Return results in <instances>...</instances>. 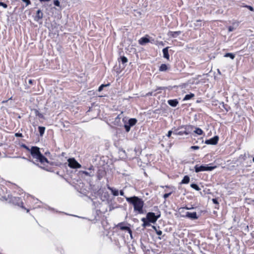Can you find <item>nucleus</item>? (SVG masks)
Masks as SVG:
<instances>
[{
	"instance_id": "nucleus-39",
	"label": "nucleus",
	"mask_w": 254,
	"mask_h": 254,
	"mask_svg": "<svg viewBox=\"0 0 254 254\" xmlns=\"http://www.w3.org/2000/svg\"><path fill=\"white\" fill-rule=\"evenodd\" d=\"M234 30V28L232 26H229L228 28V30L229 32H232Z\"/></svg>"
},
{
	"instance_id": "nucleus-11",
	"label": "nucleus",
	"mask_w": 254,
	"mask_h": 254,
	"mask_svg": "<svg viewBox=\"0 0 254 254\" xmlns=\"http://www.w3.org/2000/svg\"><path fill=\"white\" fill-rule=\"evenodd\" d=\"M27 198V203L30 202L31 203V206L30 207H32L33 208H36V206H34V205L38 203L39 200L37 198H34L32 196H28Z\"/></svg>"
},
{
	"instance_id": "nucleus-22",
	"label": "nucleus",
	"mask_w": 254,
	"mask_h": 254,
	"mask_svg": "<svg viewBox=\"0 0 254 254\" xmlns=\"http://www.w3.org/2000/svg\"><path fill=\"white\" fill-rule=\"evenodd\" d=\"M194 96V94H193V93H190V94H187V95H186L185 96V97H184V98L183 100H184V101H186V100H190V99L191 98H192V97H193Z\"/></svg>"
},
{
	"instance_id": "nucleus-31",
	"label": "nucleus",
	"mask_w": 254,
	"mask_h": 254,
	"mask_svg": "<svg viewBox=\"0 0 254 254\" xmlns=\"http://www.w3.org/2000/svg\"><path fill=\"white\" fill-rule=\"evenodd\" d=\"M54 4L57 6H60V2L58 0H54Z\"/></svg>"
},
{
	"instance_id": "nucleus-34",
	"label": "nucleus",
	"mask_w": 254,
	"mask_h": 254,
	"mask_svg": "<svg viewBox=\"0 0 254 254\" xmlns=\"http://www.w3.org/2000/svg\"><path fill=\"white\" fill-rule=\"evenodd\" d=\"M22 147L28 150L30 152V148H29L28 146H27L25 144H22Z\"/></svg>"
},
{
	"instance_id": "nucleus-51",
	"label": "nucleus",
	"mask_w": 254,
	"mask_h": 254,
	"mask_svg": "<svg viewBox=\"0 0 254 254\" xmlns=\"http://www.w3.org/2000/svg\"><path fill=\"white\" fill-rule=\"evenodd\" d=\"M253 162H254V158H253Z\"/></svg>"
},
{
	"instance_id": "nucleus-44",
	"label": "nucleus",
	"mask_w": 254,
	"mask_h": 254,
	"mask_svg": "<svg viewBox=\"0 0 254 254\" xmlns=\"http://www.w3.org/2000/svg\"><path fill=\"white\" fill-rule=\"evenodd\" d=\"M40 168H41L43 169L48 170V169L46 167V166H40Z\"/></svg>"
},
{
	"instance_id": "nucleus-6",
	"label": "nucleus",
	"mask_w": 254,
	"mask_h": 254,
	"mask_svg": "<svg viewBox=\"0 0 254 254\" xmlns=\"http://www.w3.org/2000/svg\"><path fill=\"white\" fill-rule=\"evenodd\" d=\"M160 217V214L155 215L153 212H148L146 214V219L148 222L154 223L157 219Z\"/></svg>"
},
{
	"instance_id": "nucleus-49",
	"label": "nucleus",
	"mask_w": 254,
	"mask_h": 254,
	"mask_svg": "<svg viewBox=\"0 0 254 254\" xmlns=\"http://www.w3.org/2000/svg\"><path fill=\"white\" fill-rule=\"evenodd\" d=\"M7 102V101H3L2 102V103H6Z\"/></svg>"
},
{
	"instance_id": "nucleus-18",
	"label": "nucleus",
	"mask_w": 254,
	"mask_h": 254,
	"mask_svg": "<svg viewBox=\"0 0 254 254\" xmlns=\"http://www.w3.org/2000/svg\"><path fill=\"white\" fill-rule=\"evenodd\" d=\"M107 188H108V190H109L111 191V192L113 195L118 196L119 195V191L118 190H117L114 188H112L110 186H108Z\"/></svg>"
},
{
	"instance_id": "nucleus-40",
	"label": "nucleus",
	"mask_w": 254,
	"mask_h": 254,
	"mask_svg": "<svg viewBox=\"0 0 254 254\" xmlns=\"http://www.w3.org/2000/svg\"><path fill=\"white\" fill-rule=\"evenodd\" d=\"M172 133V130H169V131H168V132L167 135V136H168V137H170L171 136V135Z\"/></svg>"
},
{
	"instance_id": "nucleus-12",
	"label": "nucleus",
	"mask_w": 254,
	"mask_h": 254,
	"mask_svg": "<svg viewBox=\"0 0 254 254\" xmlns=\"http://www.w3.org/2000/svg\"><path fill=\"white\" fill-rule=\"evenodd\" d=\"M218 141V137L215 136L208 140H206L205 143L208 144L215 145L216 144Z\"/></svg>"
},
{
	"instance_id": "nucleus-5",
	"label": "nucleus",
	"mask_w": 254,
	"mask_h": 254,
	"mask_svg": "<svg viewBox=\"0 0 254 254\" xmlns=\"http://www.w3.org/2000/svg\"><path fill=\"white\" fill-rule=\"evenodd\" d=\"M125 123L124 127L127 132H128L130 129V127L135 125L137 122V120L134 118L130 119L127 122H126L125 119H123Z\"/></svg>"
},
{
	"instance_id": "nucleus-38",
	"label": "nucleus",
	"mask_w": 254,
	"mask_h": 254,
	"mask_svg": "<svg viewBox=\"0 0 254 254\" xmlns=\"http://www.w3.org/2000/svg\"><path fill=\"white\" fill-rule=\"evenodd\" d=\"M246 7L248 8L251 11H254V8L250 5H246Z\"/></svg>"
},
{
	"instance_id": "nucleus-47",
	"label": "nucleus",
	"mask_w": 254,
	"mask_h": 254,
	"mask_svg": "<svg viewBox=\"0 0 254 254\" xmlns=\"http://www.w3.org/2000/svg\"><path fill=\"white\" fill-rule=\"evenodd\" d=\"M16 136H21V134L16 133Z\"/></svg>"
},
{
	"instance_id": "nucleus-45",
	"label": "nucleus",
	"mask_w": 254,
	"mask_h": 254,
	"mask_svg": "<svg viewBox=\"0 0 254 254\" xmlns=\"http://www.w3.org/2000/svg\"><path fill=\"white\" fill-rule=\"evenodd\" d=\"M40 2H48L50 1L51 0H39Z\"/></svg>"
},
{
	"instance_id": "nucleus-2",
	"label": "nucleus",
	"mask_w": 254,
	"mask_h": 254,
	"mask_svg": "<svg viewBox=\"0 0 254 254\" xmlns=\"http://www.w3.org/2000/svg\"><path fill=\"white\" fill-rule=\"evenodd\" d=\"M30 154L36 161L39 162L42 165H45L48 163V159L43 155L40 151V148L37 146H32L30 148Z\"/></svg>"
},
{
	"instance_id": "nucleus-30",
	"label": "nucleus",
	"mask_w": 254,
	"mask_h": 254,
	"mask_svg": "<svg viewBox=\"0 0 254 254\" xmlns=\"http://www.w3.org/2000/svg\"><path fill=\"white\" fill-rule=\"evenodd\" d=\"M121 61L123 64H125L127 62V59L126 57H121Z\"/></svg>"
},
{
	"instance_id": "nucleus-3",
	"label": "nucleus",
	"mask_w": 254,
	"mask_h": 254,
	"mask_svg": "<svg viewBox=\"0 0 254 254\" xmlns=\"http://www.w3.org/2000/svg\"><path fill=\"white\" fill-rule=\"evenodd\" d=\"M216 168V166H208V165H196L194 166V170L196 173L204 171H211Z\"/></svg>"
},
{
	"instance_id": "nucleus-29",
	"label": "nucleus",
	"mask_w": 254,
	"mask_h": 254,
	"mask_svg": "<svg viewBox=\"0 0 254 254\" xmlns=\"http://www.w3.org/2000/svg\"><path fill=\"white\" fill-rule=\"evenodd\" d=\"M152 228L156 231V233L158 235L160 236L162 235V232L161 230H157L155 226H153Z\"/></svg>"
},
{
	"instance_id": "nucleus-50",
	"label": "nucleus",
	"mask_w": 254,
	"mask_h": 254,
	"mask_svg": "<svg viewBox=\"0 0 254 254\" xmlns=\"http://www.w3.org/2000/svg\"><path fill=\"white\" fill-rule=\"evenodd\" d=\"M201 22V21H200V20H197V21H196V22H197V23H199V22Z\"/></svg>"
},
{
	"instance_id": "nucleus-4",
	"label": "nucleus",
	"mask_w": 254,
	"mask_h": 254,
	"mask_svg": "<svg viewBox=\"0 0 254 254\" xmlns=\"http://www.w3.org/2000/svg\"><path fill=\"white\" fill-rule=\"evenodd\" d=\"M10 200L15 205H17L22 208V209H25L27 212H29V209L26 208L24 205L23 203L21 201L20 198L17 197H14L12 196H8Z\"/></svg>"
},
{
	"instance_id": "nucleus-48",
	"label": "nucleus",
	"mask_w": 254,
	"mask_h": 254,
	"mask_svg": "<svg viewBox=\"0 0 254 254\" xmlns=\"http://www.w3.org/2000/svg\"><path fill=\"white\" fill-rule=\"evenodd\" d=\"M23 159H26V160H27L28 161H30V162H31V161H30L29 159H26L25 157H23Z\"/></svg>"
},
{
	"instance_id": "nucleus-25",
	"label": "nucleus",
	"mask_w": 254,
	"mask_h": 254,
	"mask_svg": "<svg viewBox=\"0 0 254 254\" xmlns=\"http://www.w3.org/2000/svg\"><path fill=\"white\" fill-rule=\"evenodd\" d=\"M194 132L198 135H201L203 133L202 130L201 128L198 127L195 128Z\"/></svg>"
},
{
	"instance_id": "nucleus-28",
	"label": "nucleus",
	"mask_w": 254,
	"mask_h": 254,
	"mask_svg": "<svg viewBox=\"0 0 254 254\" xmlns=\"http://www.w3.org/2000/svg\"><path fill=\"white\" fill-rule=\"evenodd\" d=\"M224 57H229L231 59H234V58H235V55L232 54V53H226L225 55H224Z\"/></svg>"
},
{
	"instance_id": "nucleus-16",
	"label": "nucleus",
	"mask_w": 254,
	"mask_h": 254,
	"mask_svg": "<svg viewBox=\"0 0 254 254\" xmlns=\"http://www.w3.org/2000/svg\"><path fill=\"white\" fill-rule=\"evenodd\" d=\"M181 31H169L168 33V36H169V37L176 38L181 34Z\"/></svg>"
},
{
	"instance_id": "nucleus-36",
	"label": "nucleus",
	"mask_w": 254,
	"mask_h": 254,
	"mask_svg": "<svg viewBox=\"0 0 254 254\" xmlns=\"http://www.w3.org/2000/svg\"><path fill=\"white\" fill-rule=\"evenodd\" d=\"M106 85L102 84L101 86H99L98 88V91L99 92L103 90V88L104 87L106 86Z\"/></svg>"
},
{
	"instance_id": "nucleus-10",
	"label": "nucleus",
	"mask_w": 254,
	"mask_h": 254,
	"mask_svg": "<svg viewBox=\"0 0 254 254\" xmlns=\"http://www.w3.org/2000/svg\"><path fill=\"white\" fill-rule=\"evenodd\" d=\"M117 227L119 228L120 229L122 230L127 231L129 233L130 236H132L131 231L130 229L128 227L126 226L124 223H120L118 224L117 225Z\"/></svg>"
},
{
	"instance_id": "nucleus-13",
	"label": "nucleus",
	"mask_w": 254,
	"mask_h": 254,
	"mask_svg": "<svg viewBox=\"0 0 254 254\" xmlns=\"http://www.w3.org/2000/svg\"><path fill=\"white\" fill-rule=\"evenodd\" d=\"M43 17V13L40 9L37 11L36 15L34 17V20L36 21H39L42 19Z\"/></svg>"
},
{
	"instance_id": "nucleus-20",
	"label": "nucleus",
	"mask_w": 254,
	"mask_h": 254,
	"mask_svg": "<svg viewBox=\"0 0 254 254\" xmlns=\"http://www.w3.org/2000/svg\"><path fill=\"white\" fill-rule=\"evenodd\" d=\"M149 42V40L146 37H142L139 40V43L140 45H143L144 44L147 43Z\"/></svg>"
},
{
	"instance_id": "nucleus-17",
	"label": "nucleus",
	"mask_w": 254,
	"mask_h": 254,
	"mask_svg": "<svg viewBox=\"0 0 254 254\" xmlns=\"http://www.w3.org/2000/svg\"><path fill=\"white\" fill-rule=\"evenodd\" d=\"M168 103L172 107H176L179 102L177 99L169 100L168 101Z\"/></svg>"
},
{
	"instance_id": "nucleus-42",
	"label": "nucleus",
	"mask_w": 254,
	"mask_h": 254,
	"mask_svg": "<svg viewBox=\"0 0 254 254\" xmlns=\"http://www.w3.org/2000/svg\"><path fill=\"white\" fill-rule=\"evenodd\" d=\"M120 194L122 196H124V192L123 190H121L120 191Z\"/></svg>"
},
{
	"instance_id": "nucleus-35",
	"label": "nucleus",
	"mask_w": 254,
	"mask_h": 254,
	"mask_svg": "<svg viewBox=\"0 0 254 254\" xmlns=\"http://www.w3.org/2000/svg\"><path fill=\"white\" fill-rule=\"evenodd\" d=\"M192 208H193V207H189L186 206V207H184L180 208L179 209V210H183L184 209H187V210H190V209H191Z\"/></svg>"
},
{
	"instance_id": "nucleus-32",
	"label": "nucleus",
	"mask_w": 254,
	"mask_h": 254,
	"mask_svg": "<svg viewBox=\"0 0 254 254\" xmlns=\"http://www.w3.org/2000/svg\"><path fill=\"white\" fill-rule=\"evenodd\" d=\"M23 2L26 3V6H28V5L30 4L31 1L30 0H22Z\"/></svg>"
},
{
	"instance_id": "nucleus-33",
	"label": "nucleus",
	"mask_w": 254,
	"mask_h": 254,
	"mask_svg": "<svg viewBox=\"0 0 254 254\" xmlns=\"http://www.w3.org/2000/svg\"><path fill=\"white\" fill-rule=\"evenodd\" d=\"M0 6H2L4 8H6L7 7V5L6 3H4L2 2H0Z\"/></svg>"
},
{
	"instance_id": "nucleus-27",
	"label": "nucleus",
	"mask_w": 254,
	"mask_h": 254,
	"mask_svg": "<svg viewBox=\"0 0 254 254\" xmlns=\"http://www.w3.org/2000/svg\"><path fill=\"white\" fill-rule=\"evenodd\" d=\"M190 187L198 191L200 190V188L195 184H191Z\"/></svg>"
},
{
	"instance_id": "nucleus-1",
	"label": "nucleus",
	"mask_w": 254,
	"mask_h": 254,
	"mask_svg": "<svg viewBox=\"0 0 254 254\" xmlns=\"http://www.w3.org/2000/svg\"><path fill=\"white\" fill-rule=\"evenodd\" d=\"M126 200L133 206L134 211L137 212L138 214L143 213V200L137 196H132L130 197H127Z\"/></svg>"
},
{
	"instance_id": "nucleus-8",
	"label": "nucleus",
	"mask_w": 254,
	"mask_h": 254,
	"mask_svg": "<svg viewBox=\"0 0 254 254\" xmlns=\"http://www.w3.org/2000/svg\"><path fill=\"white\" fill-rule=\"evenodd\" d=\"M193 127L191 126H185V130L184 131H179L178 129H175L173 131V133L176 135H182L184 134L186 135L189 134L190 133V129H191Z\"/></svg>"
},
{
	"instance_id": "nucleus-15",
	"label": "nucleus",
	"mask_w": 254,
	"mask_h": 254,
	"mask_svg": "<svg viewBox=\"0 0 254 254\" xmlns=\"http://www.w3.org/2000/svg\"><path fill=\"white\" fill-rule=\"evenodd\" d=\"M165 188H168L170 190V191L168 193H165L163 195V197L165 199L168 198L174 191V188L173 187L165 186Z\"/></svg>"
},
{
	"instance_id": "nucleus-9",
	"label": "nucleus",
	"mask_w": 254,
	"mask_h": 254,
	"mask_svg": "<svg viewBox=\"0 0 254 254\" xmlns=\"http://www.w3.org/2000/svg\"><path fill=\"white\" fill-rule=\"evenodd\" d=\"M79 174L81 175L84 174L87 176L92 177L94 175V169L93 166H91L88 169V171H80Z\"/></svg>"
},
{
	"instance_id": "nucleus-43",
	"label": "nucleus",
	"mask_w": 254,
	"mask_h": 254,
	"mask_svg": "<svg viewBox=\"0 0 254 254\" xmlns=\"http://www.w3.org/2000/svg\"><path fill=\"white\" fill-rule=\"evenodd\" d=\"M33 82V80L32 79H29L28 80V83L30 84H32Z\"/></svg>"
},
{
	"instance_id": "nucleus-41",
	"label": "nucleus",
	"mask_w": 254,
	"mask_h": 254,
	"mask_svg": "<svg viewBox=\"0 0 254 254\" xmlns=\"http://www.w3.org/2000/svg\"><path fill=\"white\" fill-rule=\"evenodd\" d=\"M212 201L215 204H218V201L216 199H215V198L212 199Z\"/></svg>"
},
{
	"instance_id": "nucleus-37",
	"label": "nucleus",
	"mask_w": 254,
	"mask_h": 254,
	"mask_svg": "<svg viewBox=\"0 0 254 254\" xmlns=\"http://www.w3.org/2000/svg\"><path fill=\"white\" fill-rule=\"evenodd\" d=\"M199 148V147L198 146H191L190 147V149H194V150H197Z\"/></svg>"
},
{
	"instance_id": "nucleus-7",
	"label": "nucleus",
	"mask_w": 254,
	"mask_h": 254,
	"mask_svg": "<svg viewBox=\"0 0 254 254\" xmlns=\"http://www.w3.org/2000/svg\"><path fill=\"white\" fill-rule=\"evenodd\" d=\"M68 166L73 169L80 168L81 167V165L78 163L74 158H69L67 160Z\"/></svg>"
},
{
	"instance_id": "nucleus-14",
	"label": "nucleus",
	"mask_w": 254,
	"mask_h": 254,
	"mask_svg": "<svg viewBox=\"0 0 254 254\" xmlns=\"http://www.w3.org/2000/svg\"><path fill=\"white\" fill-rule=\"evenodd\" d=\"M186 216L187 217H188L189 218H190L191 219H197L198 218V217L197 216V214L195 212H187L186 213Z\"/></svg>"
},
{
	"instance_id": "nucleus-46",
	"label": "nucleus",
	"mask_w": 254,
	"mask_h": 254,
	"mask_svg": "<svg viewBox=\"0 0 254 254\" xmlns=\"http://www.w3.org/2000/svg\"><path fill=\"white\" fill-rule=\"evenodd\" d=\"M102 178V176H101L99 174L98 175V178L99 180H101Z\"/></svg>"
},
{
	"instance_id": "nucleus-26",
	"label": "nucleus",
	"mask_w": 254,
	"mask_h": 254,
	"mask_svg": "<svg viewBox=\"0 0 254 254\" xmlns=\"http://www.w3.org/2000/svg\"><path fill=\"white\" fill-rule=\"evenodd\" d=\"M167 69V66L165 64H162L159 68V70L161 71H166Z\"/></svg>"
},
{
	"instance_id": "nucleus-21",
	"label": "nucleus",
	"mask_w": 254,
	"mask_h": 254,
	"mask_svg": "<svg viewBox=\"0 0 254 254\" xmlns=\"http://www.w3.org/2000/svg\"><path fill=\"white\" fill-rule=\"evenodd\" d=\"M190 180V177L188 176H185L182 180L181 184H187L189 183Z\"/></svg>"
},
{
	"instance_id": "nucleus-24",
	"label": "nucleus",
	"mask_w": 254,
	"mask_h": 254,
	"mask_svg": "<svg viewBox=\"0 0 254 254\" xmlns=\"http://www.w3.org/2000/svg\"><path fill=\"white\" fill-rule=\"evenodd\" d=\"M147 219L146 218H142L141 219V221L143 222V224H142V226L143 227H145L147 226H148L149 225V222L148 221H147Z\"/></svg>"
},
{
	"instance_id": "nucleus-19",
	"label": "nucleus",
	"mask_w": 254,
	"mask_h": 254,
	"mask_svg": "<svg viewBox=\"0 0 254 254\" xmlns=\"http://www.w3.org/2000/svg\"><path fill=\"white\" fill-rule=\"evenodd\" d=\"M162 52H163L164 58L167 60H169V55L168 53V47L164 48L163 49Z\"/></svg>"
},
{
	"instance_id": "nucleus-23",
	"label": "nucleus",
	"mask_w": 254,
	"mask_h": 254,
	"mask_svg": "<svg viewBox=\"0 0 254 254\" xmlns=\"http://www.w3.org/2000/svg\"><path fill=\"white\" fill-rule=\"evenodd\" d=\"M38 129L40 135L42 136L44 133L45 127H39Z\"/></svg>"
}]
</instances>
